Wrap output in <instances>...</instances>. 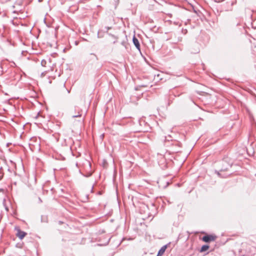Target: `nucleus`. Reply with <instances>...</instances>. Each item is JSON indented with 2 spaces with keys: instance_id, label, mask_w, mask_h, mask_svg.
I'll return each instance as SVG.
<instances>
[{
  "instance_id": "obj_4",
  "label": "nucleus",
  "mask_w": 256,
  "mask_h": 256,
  "mask_svg": "<svg viewBox=\"0 0 256 256\" xmlns=\"http://www.w3.org/2000/svg\"><path fill=\"white\" fill-rule=\"evenodd\" d=\"M166 248L167 246L166 245L162 247L158 251L157 256H162L165 252Z\"/></svg>"
},
{
  "instance_id": "obj_3",
  "label": "nucleus",
  "mask_w": 256,
  "mask_h": 256,
  "mask_svg": "<svg viewBox=\"0 0 256 256\" xmlns=\"http://www.w3.org/2000/svg\"><path fill=\"white\" fill-rule=\"evenodd\" d=\"M133 43L136 46V47L138 50H140V44L139 43V41L137 38L135 36L133 37L132 38Z\"/></svg>"
},
{
  "instance_id": "obj_7",
  "label": "nucleus",
  "mask_w": 256,
  "mask_h": 256,
  "mask_svg": "<svg viewBox=\"0 0 256 256\" xmlns=\"http://www.w3.org/2000/svg\"><path fill=\"white\" fill-rule=\"evenodd\" d=\"M42 0H38V2H41L42 1Z\"/></svg>"
},
{
  "instance_id": "obj_1",
  "label": "nucleus",
  "mask_w": 256,
  "mask_h": 256,
  "mask_svg": "<svg viewBox=\"0 0 256 256\" xmlns=\"http://www.w3.org/2000/svg\"><path fill=\"white\" fill-rule=\"evenodd\" d=\"M217 238V236L215 234H207L202 237V240L205 242H214Z\"/></svg>"
},
{
  "instance_id": "obj_8",
  "label": "nucleus",
  "mask_w": 256,
  "mask_h": 256,
  "mask_svg": "<svg viewBox=\"0 0 256 256\" xmlns=\"http://www.w3.org/2000/svg\"><path fill=\"white\" fill-rule=\"evenodd\" d=\"M94 57H95L96 58V56L95 55H94Z\"/></svg>"
},
{
  "instance_id": "obj_6",
  "label": "nucleus",
  "mask_w": 256,
  "mask_h": 256,
  "mask_svg": "<svg viewBox=\"0 0 256 256\" xmlns=\"http://www.w3.org/2000/svg\"><path fill=\"white\" fill-rule=\"evenodd\" d=\"M78 115H74V114H73L72 115V116L74 118H76V117H78V116H81V113H80V112H78Z\"/></svg>"
},
{
  "instance_id": "obj_5",
  "label": "nucleus",
  "mask_w": 256,
  "mask_h": 256,
  "mask_svg": "<svg viewBox=\"0 0 256 256\" xmlns=\"http://www.w3.org/2000/svg\"><path fill=\"white\" fill-rule=\"evenodd\" d=\"M209 248H210V246L208 245H204L201 248L200 252H206V251L207 250H208Z\"/></svg>"
},
{
  "instance_id": "obj_2",
  "label": "nucleus",
  "mask_w": 256,
  "mask_h": 256,
  "mask_svg": "<svg viewBox=\"0 0 256 256\" xmlns=\"http://www.w3.org/2000/svg\"><path fill=\"white\" fill-rule=\"evenodd\" d=\"M15 230L16 231V236L20 238H23L26 235V233L23 231H22L19 228H16Z\"/></svg>"
}]
</instances>
